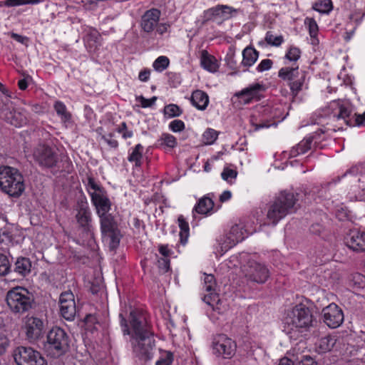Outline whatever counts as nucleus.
<instances>
[{"label":"nucleus","instance_id":"obj_31","mask_svg":"<svg viewBox=\"0 0 365 365\" xmlns=\"http://www.w3.org/2000/svg\"><path fill=\"white\" fill-rule=\"evenodd\" d=\"M1 114L9 123L16 127L21 126L26 123L25 118L23 117L19 112H16V110L6 112V113H4V111H2Z\"/></svg>","mask_w":365,"mask_h":365},{"label":"nucleus","instance_id":"obj_6","mask_svg":"<svg viewBox=\"0 0 365 365\" xmlns=\"http://www.w3.org/2000/svg\"><path fill=\"white\" fill-rule=\"evenodd\" d=\"M34 302L33 295L28 289L16 287L7 292L6 302L14 313H24L29 311Z\"/></svg>","mask_w":365,"mask_h":365},{"label":"nucleus","instance_id":"obj_41","mask_svg":"<svg viewBox=\"0 0 365 365\" xmlns=\"http://www.w3.org/2000/svg\"><path fill=\"white\" fill-rule=\"evenodd\" d=\"M265 41L271 46H279L284 41V38L282 35L274 36L271 31H267Z\"/></svg>","mask_w":365,"mask_h":365},{"label":"nucleus","instance_id":"obj_22","mask_svg":"<svg viewBox=\"0 0 365 365\" xmlns=\"http://www.w3.org/2000/svg\"><path fill=\"white\" fill-rule=\"evenodd\" d=\"M237 10L227 5H217L205 11L207 19L220 18L222 19H228L234 16Z\"/></svg>","mask_w":365,"mask_h":365},{"label":"nucleus","instance_id":"obj_16","mask_svg":"<svg viewBox=\"0 0 365 365\" xmlns=\"http://www.w3.org/2000/svg\"><path fill=\"white\" fill-rule=\"evenodd\" d=\"M43 328L44 324L41 319L33 316L26 317L24 329L26 335L30 341L39 339L42 336Z\"/></svg>","mask_w":365,"mask_h":365},{"label":"nucleus","instance_id":"obj_60","mask_svg":"<svg viewBox=\"0 0 365 365\" xmlns=\"http://www.w3.org/2000/svg\"><path fill=\"white\" fill-rule=\"evenodd\" d=\"M84 322L88 327L98 323V319L95 314L86 315Z\"/></svg>","mask_w":365,"mask_h":365},{"label":"nucleus","instance_id":"obj_26","mask_svg":"<svg viewBox=\"0 0 365 365\" xmlns=\"http://www.w3.org/2000/svg\"><path fill=\"white\" fill-rule=\"evenodd\" d=\"M214 202L209 197L205 196L200 198L192 210L193 217L195 213L207 215L212 210Z\"/></svg>","mask_w":365,"mask_h":365},{"label":"nucleus","instance_id":"obj_59","mask_svg":"<svg viewBox=\"0 0 365 365\" xmlns=\"http://www.w3.org/2000/svg\"><path fill=\"white\" fill-rule=\"evenodd\" d=\"M354 125H361L365 123V112L363 114H355Z\"/></svg>","mask_w":365,"mask_h":365},{"label":"nucleus","instance_id":"obj_64","mask_svg":"<svg viewBox=\"0 0 365 365\" xmlns=\"http://www.w3.org/2000/svg\"><path fill=\"white\" fill-rule=\"evenodd\" d=\"M29 365H46V361L44 358L40 356L36 360L31 361Z\"/></svg>","mask_w":365,"mask_h":365},{"label":"nucleus","instance_id":"obj_35","mask_svg":"<svg viewBox=\"0 0 365 365\" xmlns=\"http://www.w3.org/2000/svg\"><path fill=\"white\" fill-rule=\"evenodd\" d=\"M313 9L322 14H329L333 9L331 0H318L313 5Z\"/></svg>","mask_w":365,"mask_h":365},{"label":"nucleus","instance_id":"obj_25","mask_svg":"<svg viewBox=\"0 0 365 365\" xmlns=\"http://www.w3.org/2000/svg\"><path fill=\"white\" fill-rule=\"evenodd\" d=\"M190 101L197 109L204 110L209 103V97L205 92L196 90L192 92Z\"/></svg>","mask_w":365,"mask_h":365},{"label":"nucleus","instance_id":"obj_40","mask_svg":"<svg viewBox=\"0 0 365 365\" xmlns=\"http://www.w3.org/2000/svg\"><path fill=\"white\" fill-rule=\"evenodd\" d=\"M88 182H87V190L91 195V197H92V195L94 193L98 194V192L101 193L103 191V188L100 187L96 182L95 180L92 177H88Z\"/></svg>","mask_w":365,"mask_h":365},{"label":"nucleus","instance_id":"obj_39","mask_svg":"<svg viewBox=\"0 0 365 365\" xmlns=\"http://www.w3.org/2000/svg\"><path fill=\"white\" fill-rule=\"evenodd\" d=\"M169 63V58L165 56H161L155 59L153 63V67L155 71L162 72L168 67Z\"/></svg>","mask_w":365,"mask_h":365},{"label":"nucleus","instance_id":"obj_49","mask_svg":"<svg viewBox=\"0 0 365 365\" xmlns=\"http://www.w3.org/2000/svg\"><path fill=\"white\" fill-rule=\"evenodd\" d=\"M209 292V294L204 297L203 301L208 305L213 307L215 303H217L220 301L219 297L215 292Z\"/></svg>","mask_w":365,"mask_h":365},{"label":"nucleus","instance_id":"obj_44","mask_svg":"<svg viewBox=\"0 0 365 365\" xmlns=\"http://www.w3.org/2000/svg\"><path fill=\"white\" fill-rule=\"evenodd\" d=\"M351 281L354 288H363L365 287V276L360 273H355L351 276Z\"/></svg>","mask_w":365,"mask_h":365},{"label":"nucleus","instance_id":"obj_29","mask_svg":"<svg viewBox=\"0 0 365 365\" xmlns=\"http://www.w3.org/2000/svg\"><path fill=\"white\" fill-rule=\"evenodd\" d=\"M242 65L246 67L252 66L259 57V52L251 46H247L242 51Z\"/></svg>","mask_w":365,"mask_h":365},{"label":"nucleus","instance_id":"obj_9","mask_svg":"<svg viewBox=\"0 0 365 365\" xmlns=\"http://www.w3.org/2000/svg\"><path fill=\"white\" fill-rule=\"evenodd\" d=\"M33 156L36 163L43 168L56 167L58 163L57 153L48 145H38L34 148Z\"/></svg>","mask_w":365,"mask_h":365},{"label":"nucleus","instance_id":"obj_7","mask_svg":"<svg viewBox=\"0 0 365 365\" xmlns=\"http://www.w3.org/2000/svg\"><path fill=\"white\" fill-rule=\"evenodd\" d=\"M46 338V350L53 357L61 356L68 351L69 338L63 329L53 327L48 332Z\"/></svg>","mask_w":365,"mask_h":365},{"label":"nucleus","instance_id":"obj_1","mask_svg":"<svg viewBox=\"0 0 365 365\" xmlns=\"http://www.w3.org/2000/svg\"><path fill=\"white\" fill-rule=\"evenodd\" d=\"M120 323L124 335L130 336V343L133 352L145 361L153 357L155 339L151 326L144 313L134 309L129 314V325L123 314H119Z\"/></svg>","mask_w":365,"mask_h":365},{"label":"nucleus","instance_id":"obj_14","mask_svg":"<svg viewBox=\"0 0 365 365\" xmlns=\"http://www.w3.org/2000/svg\"><path fill=\"white\" fill-rule=\"evenodd\" d=\"M76 219L78 227L88 237H93L92 213L86 204H82L78 209Z\"/></svg>","mask_w":365,"mask_h":365},{"label":"nucleus","instance_id":"obj_57","mask_svg":"<svg viewBox=\"0 0 365 365\" xmlns=\"http://www.w3.org/2000/svg\"><path fill=\"white\" fill-rule=\"evenodd\" d=\"M44 1L45 0H16L15 1H11L10 3H14V4H17L18 6L25 4H37Z\"/></svg>","mask_w":365,"mask_h":365},{"label":"nucleus","instance_id":"obj_17","mask_svg":"<svg viewBox=\"0 0 365 365\" xmlns=\"http://www.w3.org/2000/svg\"><path fill=\"white\" fill-rule=\"evenodd\" d=\"M40 353L34 350L31 347L19 346L16 348L14 353V358L17 365H29L39 358Z\"/></svg>","mask_w":365,"mask_h":365},{"label":"nucleus","instance_id":"obj_55","mask_svg":"<svg viewBox=\"0 0 365 365\" xmlns=\"http://www.w3.org/2000/svg\"><path fill=\"white\" fill-rule=\"evenodd\" d=\"M113 136L114 135L110 133L108 135H102V139H103L110 148H116L118 146V143L113 138Z\"/></svg>","mask_w":365,"mask_h":365},{"label":"nucleus","instance_id":"obj_48","mask_svg":"<svg viewBox=\"0 0 365 365\" xmlns=\"http://www.w3.org/2000/svg\"><path fill=\"white\" fill-rule=\"evenodd\" d=\"M156 100H157L156 96H153V98H151L150 99H147V98H144L143 96L136 97V101L140 103L141 106L143 108L151 107L153 105L155 104Z\"/></svg>","mask_w":365,"mask_h":365},{"label":"nucleus","instance_id":"obj_12","mask_svg":"<svg viewBox=\"0 0 365 365\" xmlns=\"http://www.w3.org/2000/svg\"><path fill=\"white\" fill-rule=\"evenodd\" d=\"M245 233L242 227L238 225H233L230 232L220 240V255H222L230 248L245 239Z\"/></svg>","mask_w":365,"mask_h":365},{"label":"nucleus","instance_id":"obj_62","mask_svg":"<svg viewBox=\"0 0 365 365\" xmlns=\"http://www.w3.org/2000/svg\"><path fill=\"white\" fill-rule=\"evenodd\" d=\"M299 365H317V363L311 356H306L299 361Z\"/></svg>","mask_w":365,"mask_h":365},{"label":"nucleus","instance_id":"obj_3","mask_svg":"<svg viewBox=\"0 0 365 365\" xmlns=\"http://www.w3.org/2000/svg\"><path fill=\"white\" fill-rule=\"evenodd\" d=\"M298 194L282 191L270 202L267 213V219L276 225L287 215L294 213L298 209Z\"/></svg>","mask_w":365,"mask_h":365},{"label":"nucleus","instance_id":"obj_11","mask_svg":"<svg viewBox=\"0 0 365 365\" xmlns=\"http://www.w3.org/2000/svg\"><path fill=\"white\" fill-rule=\"evenodd\" d=\"M237 345L235 341L225 334H218L213 339V353L224 359H231L236 352Z\"/></svg>","mask_w":365,"mask_h":365},{"label":"nucleus","instance_id":"obj_45","mask_svg":"<svg viewBox=\"0 0 365 365\" xmlns=\"http://www.w3.org/2000/svg\"><path fill=\"white\" fill-rule=\"evenodd\" d=\"M304 23L308 25L310 36L312 38H315L318 33V25L316 21L312 18H307Z\"/></svg>","mask_w":365,"mask_h":365},{"label":"nucleus","instance_id":"obj_13","mask_svg":"<svg viewBox=\"0 0 365 365\" xmlns=\"http://www.w3.org/2000/svg\"><path fill=\"white\" fill-rule=\"evenodd\" d=\"M322 313L324 322L331 329L339 327L344 321L343 312L336 304L324 307Z\"/></svg>","mask_w":365,"mask_h":365},{"label":"nucleus","instance_id":"obj_61","mask_svg":"<svg viewBox=\"0 0 365 365\" xmlns=\"http://www.w3.org/2000/svg\"><path fill=\"white\" fill-rule=\"evenodd\" d=\"M150 71L149 69H144L139 73L138 78L140 81L146 82L150 78Z\"/></svg>","mask_w":365,"mask_h":365},{"label":"nucleus","instance_id":"obj_24","mask_svg":"<svg viewBox=\"0 0 365 365\" xmlns=\"http://www.w3.org/2000/svg\"><path fill=\"white\" fill-rule=\"evenodd\" d=\"M200 63L204 69L211 73L217 71L219 64L216 58L210 55L206 50L201 51Z\"/></svg>","mask_w":365,"mask_h":365},{"label":"nucleus","instance_id":"obj_30","mask_svg":"<svg viewBox=\"0 0 365 365\" xmlns=\"http://www.w3.org/2000/svg\"><path fill=\"white\" fill-rule=\"evenodd\" d=\"M333 106H337L339 109L338 113L334 114V117H336L337 119H343L347 125L354 126L353 122L349 118L351 111L341 105L339 101H334Z\"/></svg>","mask_w":365,"mask_h":365},{"label":"nucleus","instance_id":"obj_5","mask_svg":"<svg viewBox=\"0 0 365 365\" xmlns=\"http://www.w3.org/2000/svg\"><path fill=\"white\" fill-rule=\"evenodd\" d=\"M0 188L11 197H19L25 189L22 175L16 168L0 167Z\"/></svg>","mask_w":365,"mask_h":365},{"label":"nucleus","instance_id":"obj_4","mask_svg":"<svg viewBox=\"0 0 365 365\" xmlns=\"http://www.w3.org/2000/svg\"><path fill=\"white\" fill-rule=\"evenodd\" d=\"M236 258H238L241 272L247 282L262 284L267 282L269 270L265 264L253 259L246 252L240 253Z\"/></svg>","mask_w":365,"mask_h":365},{"label":"nucleus","instance_id":"obj_10","mask_svg":"<svg viewBox=\"0 0 365 365\" xmlns=\"http://www.w3.org/2000/svg\"><path fill=\"white\" fill-rule=\"evenodd\" d=\"M278 76L289 81L292 92L297 95L302 88L306 74L304 71H299L298 67H284L279 71Z\"/></svg>","mask_w":365,"mask_h":365},{"label":"nucleus","instance_id":"obj_32","mask_svg":"<svg viewBox=\"0 0 365 365\" xmlns=\"http://www.w3.org/2000/svg\"><path fill=\"white\" fill-rule=\"evenodd\" d=\"M143 147L141 144H138L132 149L128 160L129 162H134L136 167L141 165V159L143 158Z\"/></svg>","mask_w":365,"mask_h":365},{"label":"nucleus","instance_id":"obj_37","mask_svg":"<svg viewBox=\"0 0 365 365\" xmlns=\"http://www.w3.org/2000/svg\"><path fill=\"white\" fill-rule=\"evenodd\" d=\"M163 112L165 117L170 118L180 116L182 110L176 104H169L165 106Z\"/></svg>","mask_w":365,"mask_h":365},{"label":"nucleus","instance_id":"obj_33","mask_svg":"<svg viewBox=\"0 0 365 365\" xmlns=\"http://www.w3.org/2000/svg\"><path fill=\"white\" fill-rule=\"evenodd\" d=\"M178 225L180 228V242L182 244L185 245L187 242V238L189 237V225L182 215H180L178 217Z\"/></svg>","mask_w":365,"mask_h":365},{"label":"nucleus","instance_id":"obj_15","mask_svg":"<svg viewBox=\"0 0 365 365\" xmlns=\"http://www.w3.org/2000/svg\"><path fill=\"white\" fill-rule=\"evenodd\" d=\"M60 313L68 321L74 319L76 309L74 296L71 292H65L59 297Z\"/></svg>","mask_w":365,"mask_h":365},{"label":"nucleus","instance_id":"obj_42","mask_svg":"<svg viewBox=\"0 0 365 365\" xmlns=\"http://www.w3.org/2000/svg\"><path fill=\"white\" fill-rule=\"evenodd\" d=\"M218 136V133L212 128L207 129L203 133V140L205 144L211 145L215 143Z\"/></svg>","mask_w":365,"mask_h":365},{"label":"nucleus","instance_id":"obj_43","mask_svg":"<svg viewBox=\"0 0 365 365\" xmlns=\"http://www.w3.org/2000/svg\"><path fill=\"white\" fill-rule=\"evenodd\" d=\"M204 289L207 292H215L216 282L212 274H205L204 277Z\"/></svg>","mask_w":365,"mask_h":365},{"label":"nucleus","instance_id":"obj_53","mask_svg":"<svg viewBox=\"0 0 365 365\" xmlns=\"http://www.w3.org/2000/svg\"><path fill=\"white\" fill-rule=\"evenodd\" d=\"M169 128L173 132H180L185 129V123L180 120H174L170 122Z\"/></svg>","mask_w":365,"mask_h":365},{"label":"nucleus","instance_id":"obj_54","mask_svg":"<svg viewBox=\"0 0 365 365\" xmlns=\"http://www.w3.org/2000/svg\"><path fill=\"white\" fill-rule=\"evenodd\" d=\"M273 62L270 59H264L257 66V70L259 72H263L265 71H268L272 66Z\"/></svg>","mask_w":365,"mask_h":365},{"label":"nucleus","instance_id":"obj_21","mask_svg":"<svg viewBox=\"0 0 365 365\" xmlns=\"http://www.w3.org/2000/svg\"><path fill=\"white\" fill-rule=\"evenodd\" d=\"M160 16V11L157 9H151L147 11L141 18L140 26L142 29L147 33L153 31L158 25Z\"/></svg>","mask_w":365,"mask_h":365},{"label":"nucleus","instance_id":"obj_34","mask_svg":"<svg viewBox=\"0 0 365 365\" xmlns=\"http://www.w3.org/2000/svg\"><path fill=\"white\" fill-rule=\"evenodd\" d=\"M158 145L160 147H168L173 148L177 145V139L175 137L169 133H163L158 140Z\"/></svg>","mask_w":365,"mask_h":365},{"label":"nucleus","instance_id":"obj_58","mask_svg":"<svg viewBox=\"0 0 365 365\" xmlns=\"http://www.w3.org/2000/svg\"><path fill=\"white\" fill-rule=\"evenodd\" d=\"M8 346V339L4 336H0V355L3 354L5 352Z\"/></svg>","mask_w":365,"mask_h":365},{"label":"nucleus","instance_id":"obj_56","mask_svg":"<svg viewBox=\"0 0 365 365\" xmlns=\"http://www.w3.org/2000/svg\"><path fill=\"white\" fill-rule=\"evenodd\" d=\"M9 35L11 36V37L12 38H14L15 41L24 44V45H26L27 44L28 41H29V38L26 37V36H21L18 34H16V33H14V32H11L9 34Z\"/></svg>","mask_w":365,"mask_h":365},{"label":"nucleus","instance_id":"obj_46","mask_svg":"<svg viewBox=\"0 0 365 365\" xmlns=\"http://www.w3.org/2000/svg\"><path fill=\"white\" fill-rule=\"evenodd\" d=\"M173 360V355L170 351H164L155 365H170Z\"/></svg>","mask_w":365,"mask_h":365},{"label":"nucleus","instance_id":"obj_2","mask_svg":"<svg viewBox=\"0 0 365 365\" xmlns=\"http://www.w3.org/2000/svg\"><path fill=\"white\" fill-rule=\"evenodd\" d=\"M313 321L311 310L303 304H297L284 319V331L291 338L297 337L312 327Z\"/></svg>","mask_w":365,"mask_h":365},{"label":"nucleus","instance_id":"obj_8","mask_svg":"<svg viewBox=\"0 0 365 365\" xmlns=\"http://www.w3.org/2000/svg\"><path fill=\"white\" fill-rule=\"evenodd\" d=\"M99 218L102 237L108 244L110 250H114L119 246L122 237L117 220L111 214Z\"/></svg>","mask_w":365,"mask_h":365},{"label":"nucleus","instance_id":"obj_36","mask_svg":"<svg viewBox=\"0 0 365 365\" xmlns=\"http://www.w3.org/2000/svg\"><path fill=\"white\" fill-rule=\"evenodd\" d=\"M54 109L58 115L61 117L62 121L67 122L71 120V115L67 110L66 106L62 102L56 101L54 104Z\"/></svg>","mask_w":365,"mask_h":365},{"label":"nucleus","instance_id":"obj_51","mask_svg":"<svg viewBox=\"0 0 365 365\" xmlns=\"http://www.w3.org/2000/svg\"><path fill=\"white\" fill-rule=\"evenodd\" d=\"M237 175V172L236 170L227 168H225L221 173L222 178L228 182L230 179H235Z\"/></svg>","mask_w":365,"mask_h":365},{"label":"nucleus","instance_id":"obj_63","mask_svg":"<svg viewBox=\"0 0 365 365\" xmlns=\"http://www.w3.org/2000/svg\"><path fill=\"white\" fill-rule=\"evenodd\" d=\"M159 252L163 255L162 257H167V258L169 257L170 252H171L167 245H160L159 247Z\"/></svg>","mask_w":365,"mask_h":365},{"label":"nucleus","instance_id":"obj_52","mask_svg":"<svg viewBox=\"0 0 365 365\" xmlns=\"http://www.w3.org/2000/svg\"><path fill=\"white\" fill-rule=\"evenodd\" d=\"M13 240L11 232L7 228L0 230V242H10Z\"/></svg>","mask_w":365,"mask_h":365},{"label":"nucleus","instance_id":"obj_50","mask_svg":"<svg viewBox=\"0 0 365 365\" xmlns=\"http://www.w3.org/2000/svg\"><path fill=\"white\" fill-rule=\"evenodd\" d=\"M158 267L163 273L170 269V259L167 257H160L158 259Z\"/></svg>","mask_w":365,"mask_h":365},{"label":"nucleus","instance_id":"obj_28","mask_svg":"<svg viewBox=\"0 0 365 365\" xmlns=\"http://www.w3.org/2000/svg\"><path fill=\"white\" fill-rule=\"evenodd\" d=\"M313 137L309 136L304 138L296 146L293 147L290 150V156L296 157L299 154H304L312 148Z\"/></svg>","mask_w":365,"mask_h":365},{"label":"nucleus","instance_id":"obj_18","mask_svg":"<svg viewBox=\"0 0 365 365\" xmlns=\"http://www.w3.org/2000/svg\"><path fill=\"white\" fill-rule=\"evenodd\" d=\"M264 91V85L257 83L236 93L235 96L243 101L245 104H249L254 99L259 101L260 99L259 93Z\"/></svg>","mask_w":365,"mask_h":365},{"label":"nucleus","instance_id":"obj_23","mask_svg":"<svg viewBox=\"0 0 365 365\" xmlns=\"http://www.w3.org/2000/svg\"><path fill=\"white\" fill-rule=\"evenodd\" d=\"M32 262L28 257H19L14 264V272L21 277H26L31 272Z\"/></svg>","mask_w":365,"mask_h":365},{"label":"nucleus","instance_id":"obj_38","mask_svg":"<svg viewBox=\"0 0 365 365\" xmlns=\"http://www.w3.org/2000/svg\"><path fill=\"white\" fill-rule=\"evenodd\" d=\"M11 272V264L8 257L0 252V276H5Z\"/></svg>","mask_w":365,"mask_h":365},{"label":"nucleus","instance_id":"obj_20","mask_svg":"<svg viewBox=\"0 0 365 365\" xmlns=\"http://www.w3.org/2000/svg\"><path fill=\"white\" fill-rule=\"evenodd\" d=\"M346 246L355 252L365 251V233L351 231L345 237Z\"/></svg>","mask_w":365,"mask_h":365},{"label":"nucleus","instance_id":"obj_47","mask_svg":"<svg viewBox=\"0 0 365 365\" xmlns=\"http://www.w3.org/2000/svg\"><path fill=\"white\" fill-rule=\"evenodd\" d=\"M300 54L301 51L298 48L292 46L286 53L285 57L289 61H296L299 58Z\"/></svg>","mask_w":365,"mask_h":365},{"label":"nucleus","instance_id":"obj_27","mask_svg":"<svg viewBox=\"0 0 365 365\" xmlns=\"http://www.w3.org/2000/svg\"><path fill=\"white\" fill-rule=\"evenodd\" d=\"M336 339L334 336H326L321 338L316 344V349L319 354L330 351L335 345Z\"/></svg>","mask_w":365,"mask_h":365},{"label":"nucleus","instance_id":"obj_19","mask_svg":"<svg viewBox=\"0 0 365 365\" xmlns=\"http://www.w3.org/2000/svg\"><path fill=\"white\" fill-rule=\"evenodd\" d=\"M91 202L96 207L98 217L109 215L111 209V202L105 191L92 195Z\"/></svg>","mask_w":365,"mask_h":365}]
</instances>
